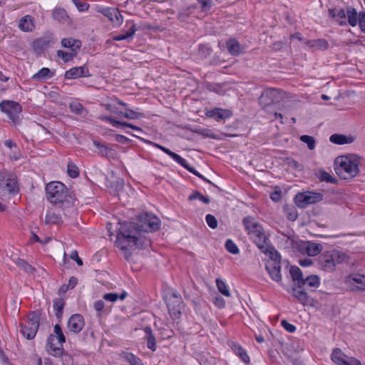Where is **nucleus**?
<instances>
[{
    "mask_svg": "<svg viewBox=\"0 0 365 365\" xmlns=\"http://www.w3.org/2000/svg\"><path fill=\"white\" fill-rule=\"evenodd\" d=\"M0 185H4L9 193H17L19 192L16 180L12 176L6 178V174L3 172H0Z\"/></svg>",
    "mask_w": 365,
    "mask_h": 365,
    "instance_id": "obj_15",
    "label": "nucleus"
},
{
    "mask_svg": "<svg viewBox=\"0 0 365 365\" xmlns=\"http://www.w3.org/2000/svg\"><path fill=\"white\" fill-rule=\"evenodd\" d=\"M197 133L205 137H207V138H215V136L212 133V131L210 130H207V129L200 130L197 131Z\"/></svg>",
    "mask_w": 365,
    "mask_h": 365,
    "instance_id": "obj_64",
    "label": "nucleus"
},
{
    "mask_svg": "<svg viewBox=\"0 0 365 365\" xmlns=\"http://www.w3.org/2000/svg\"><path fill=\"white\" fill-rule=\"evenodd\" d=\"M53 42V37L51 34H48L34 41V49L37 51H42L48 47Z\"/></svg>",
    "mask_w": 365,
    "mask_h": 365,
    "instance_id": "obj_19",
    "label": "nucleus"
},
{
    "mask_svg": "<svg viewBox=\"0 0 365 365\" xmlns=\"http://www.w3.org/2000/svg\"><path fill=\"white\" fill-rule=\"evenodd\" d=\"M295 200L298 207H305L308 205L321 202L323 200V195L320 192L307 191L298 193Z\"/></svg>",
    "mask_w": 365,
    "mask_h": 365,
    "instance_id": "obj_9",
    "label": "nucleus"
},
{
    "mask_svg": "<svg viewBox=\"0 0 365 365\" xmlns=\"http://www.w3.org/2000/svg\"><path fill=\"white\" fill-rule=\"evenodd\" d=\"M46 194L51 203L62 209L71 206L74 200L73 192L58 181L48 183L46 186Z\"/></svg>",
    "mask_w": 365,
    "mask_h": 365,
    "instance_id": "obj_2",
    "label": "nucleus"
},
{
    "mask_svg": "<svg viewBox=\"0 0 365 365\" xmlns=\"http://www.w3.org/2000/svg\"><path fill=\"white\" fill-rule=\"evenodd\" d=\"M232 349L234 351V352L237 355H238L245 363L250 362L249 356L247 355L245 350H244L239 344H234L232 346Z\"/></svg>",
    "mask_w": 365,
    "mask_h": 365,
    "instance_id": "obj_38",
    "label": "nucleus"
},
{
    "mask_svg": "<svg viewBox=\"0 0 365 365\" xmlns=\"http://www.w3.org/2000/svg\"><path fill=\"white\" fill-rule=\"evenodd\" d=\"M105 307V304L102 300H98L94 303V309L96 312H101Z\"/></svg>",
    "mask_w": 365,
    "mask_h": 365,
    "instance_id": "obj_63",
    "label": "nucleus"
},
{
    "mask_svg": "<svg viewBox=\"0 0 365 365\" xmlns=\"http://www.w3.org/2000/svg\"><path fill=\"white\" fill-rule=\"evenodd\" d=\"M144 116L143 113H138L131 109H126L125 112V118L128 119H138Z\"/></svg>",
    "mask_w": 365,
    "mask_h": 365,
    "instance_id": "obj_54",
    "label": "nucleus"
},
{
    "mask_svg": "<svg viewBox=\"0 0 365 365\" xmlns=\"http://www.w3.org/2000/svg\"><path fill=\"white\" fill-rule=\"evenodd\" d=\"M54 73L51 72L48 68H42L36 73L32 76V79L34 81H43L45 79L51 78Z\"/></svg>",
    "mask_w": 365,
    "mask_h": 365,
    "instance_id": "obj_35",
    "label": "nucleus"
},
{
    "mask_svg": "<svg viewBox=\"0 0 365 365\" xmlns=\"http://www.w3.org/2000/svg\"><path fill=\"white\" fill-rule=\"evenodd\" d=\"M317 178L321 181H325L327 182L336 183L337 180L333 178L329 173L325 170H319L317 173Z\"/></svg>",
    "mask_w": 365,
    "mask_h": 365,
    "instance_id": "obj_40",
    "label": "nucleus"
},
{
    "mask_svg": "<svg viewBox=\"0 0 365 365\" xmlns=\"http://www.w3.org/2000/svg\"><path fill=\"white\" fill-rule=\"evenodd\" d=\"M61 45L64 48L71 50V52H77L81 46V42L79 40L73 38H64L61 40Z\"/></svg>",
    "mask_w": 365,
    "mask_h": 365,
    "instance_id": "obj_27",
    "label": "nucleus"
},
{
    "mask_svg": "<svg viewBox=\"0 0 365 365\" xmlns=\"http://www.w3.org/2000/svg\"><path fill=\"white\" fill-rule=\"evenodd\" d=\"M242 223L254 243L258 248H263L264 243L269 239L265 235L262 225L251 216L244 217Z\"/></svg>",
    "mask_w": 365,
    "mask_h": 365,
    "instance_id": "obj_5",
    "label": "nucleus"
},
{
    "mask_svg": "<svg viewBox=\"0 0 365 365\" xmlns=\"http://www.w3.org/2000/svg\"><path fill=\"white\" fill-rule=\"evenodd\" d=\"M284 211L288 220L294 221L298 217V212L297 209L294 206H287L284 207Z\"/></svg>",
    "mask_w": 365,
    "mask_h": 365,
    "instance_id": "obj_46",
    "label": "nucleus"
},
{
    "mask_svg": "<svg viewBox=\"0 0 365 365\" xmlns=\"http://www.w3.org/2000/svg\"><path fill=\"white\" fill-rule=\"evenodd\" d=\"M93 143L98 149V154L101 156L106 157L113 151L112 149L108 148L103 144H101L98 140H93Z\"/></svg>",
    "mask_w": 365,
    "mask_h": 365,
    "instance_id": "obj_41",
    "label": "nucleus"
},
{
    "mask_svg": "<svg viewBox=\"0 0 365 365\" xmlns=\"http://www.w3.org/2000/svg\"><path fill=\"white\" fill-rule=\"evenodd\" d=\"M232 113L229 110L216 108L209 111L208 115L214 118L217 121L228 118L231 116Z\"/></svg>",
    "mask_w": 365,
    "mask_h": 365,
    "instance_id": "obj_25",
    "label": "nucleus"
},
{
    "mask_svg": "<svg viewBox=\"0 0 365 365\" xmlns=\"http://www.w3.org/2000/svg\"><path fill=\"white\" fill-rule=\"evenodd\" d=\"M1 110L6 113L9 119L15 122L22 110L21 106L12 101H3L0 103Z\"/></svg>",
    "mask_w": 365,
    "mask_h": 365,
    "instance_id": "obj_10",
    "label": "nucleus"
},
{
    "mask_svg": "<svg viewBox=\"0 0 365 365\" xmlns=\"http://www.w3.org/2000/svg\"><path fill=\"white\" fill-rule=\"evenodd\" d=\"M344 365H361L360 361L354 357L348 356Z\"/></svg>",
    "mask_w": 365,
    "mask_h": 365,
    "instance_id": "obj_62",
    "label": "nucleus"
},
{
    "mask_svg": "<svg viewBox=\"0 0 365 365\" xmlns=\"http://www.w3.org/2000/svg\"><path fill=\"white\" fill-rule=\"evenodd\" d=\"M90 76L88 68L86 66L71 68L65 73L66 79H76Z\"/></svg>",
    "mask_w": 365,
    "mask_h": 365,
    "instance_id": "obj_17",
    "label": "nucleus"
},
{
    "mask_svg": "<svg viewBox=\"0 0 365 365\" xmlns=\"http://www.w3.org/2000/svg\"><path fill=\"white\" fill-rule=\"evenodd\" d=\"M65 305V301L62 298H56L53 300V309L56 317L61 321L63 315V309Z\"/></svg>",
    "mask_w": 365,
    "mask_h": 365,
    "instance_id": "obj_36",
    "label": "nucleus"
},
{
    "mask_svg": "<svg viewBox=\"0 0 365 365\" xmlns=\"http://www.w3.org/2000/svg\"><path fill=\"white\" fill-rule=\"evenodd\" d=\"M227 48L232 56H238L242 53L240 44L235 38H231L227 41Z\"/></svg>",
    "mask_w": 365,
    "mask_h": 365,
    "instance_id": "obj_33",
    "label": "nucleus"
},
{
    "mask_svg": "<svg viewBox=\"0 0 365 365\" xmlns=\"http://www.w3.org/2000/svg\"><path fill=\"white\" fill-rule=\"evenodd\" d=\"M40 317L39 312H32L28 315L27 321L20 324V331L27 339H32L35 337L39 327Z\"/></svg>",
    "mask_w": 365,
    "mask_h": 365,
    "instance_id": "obj_6",
    "label": "nucleus"
},
{
    "mask_svg": "<svg viewBox=\"0 0 365 365\" xmlns=\"http://www.w3.org/2000/svg\"><path fill=\"white\" fill-rule=\"evenodd\" d=\"M184 168L189 170L190 173H193L196 176L199 177L200 178L203 179L204 180L208 182L209 183H212L209 180L206 179L204 176H202L201 174H200L195 168L190 166V165L184 160Z\"/></svg>",
    "mask_w": 365,
    "mask_h": 365,
    "instance_id": "obj_56",
    "label": "nucleus"
},
{
    "mask_svg": "<svg viewBox=\"0 0 365 365\" xmlns=\"http://www.w3.org/2000/svg\"><path fill=\"white\" fill-rule=\"evenodd\" d=\"M144 331L145 334L144 339L147 341L148 348L152 351H155L156 349V341L153 334L152 329L150 327H145Z\"/></svg>",
    "mask_w": 365,
    "mask_h": 365,
    "instance_id": "obj_31",
    "label": "nucleus"
},
{
    "mask_svg": "<svg viewBox=\"0 0 365 365\" xmlns=\"http://www.w3.org/2000/svg\"><path fill=\"white\" fill-rule=\"evenodd\" d=\"M138 31L135 24H133L132 26L125 33L118 34L113 37V41H120L123 40H130L133 38L135 33Z\"/></svg>",
    "mask_w": 365,
    "mask_h": 365,
    "instance_id": "obj_34",
    "label": "nucleus"
},
{
    "mask_svg": "<svg viewBox=\"0 0 365 365\" xmlns=\"http://www.w3.org/2000/svg\"><path fill=\"white\" fill-rule=\"evenodd\" d=\"M269 241H267L263 245V248H259L263 253L269 256V260L267 263L275 262L276 264H281V256L280 254L276 250V249L271 245Z\"/></svg>",
    "mask_w": 365,
    "mask_h": 365,
    "instance_id": "obj_16",
    "label": "nucleus"
},
{
    "mask_svg": "<svg viewBox=\"0 0 365 365\" xmlns=\"http://www.w3.org/2000/svg\"><path fill=\"white\" fill-rule=\"evenodd\" d=\"M15 264L21 269H22L26 272L31 273L33 272L34 269L27 262L21 258H16L14 260Z\"/></svg>",
    "mask_w": 365,
    "mask_h": 365,
    "instance_id": "obj_42",
    "label": "nucleus"
},
{
    "mask_svg": "<svg viewBox=\"0 0 365 365\" xmlns=\"http://www.w3.org/2000/svg\"><path fill=\"white\" fill-rule=\"evenodd\" d=\"M62 222V217L60 213H56L54 210H48L45 217V223L46 225H59Z\"/></svg>",
    "mask_w": 365,
    "mask_h": 365,
    "instance_id": "obj_30",
    "label": "nucleus"
},
{
    "mask_svg": "<svg viewBox=\"0 0 365 365\" xmlns=\"http://www.w3.org/2000/svg\"><path fill=\"white\" fill-rule=\"evenodd\" d=\"M201 4V9L203 10H208L212 6L211 0H197Z\"/></svg>",
    "mask_w": 365,
    "mask_h": 365,
    "instance_id": "obj_60",
    "label": "nucleus"
},
{
    "mask_svg": "<svg viewBox=\"0 0 365 365\" xmlns=\"http://www.w3.org/2000/svg\"><path fill=\"white\" fill-rule=\"evenodd\" d=\"M334 164L337 175L345 180L351 179L359 173L357 160L351 157L339 156L336 158Z\"/></svg>",
    "mask_w": 365,
    "mask_h": 365,
    "instance_id": "obj_4",
    "label": "nucleus"
},
{
    "mask_svg": "<svg viewBox=\"0 0 365 365\" xmlns=\"http://www.w3.org/2000/svg\"><path fill=\"white\" fill-rule=\"evenodd\" d=\"M346 16L349 24L351 26H355L358 23V14L356 9L351 6L346 7Z\"/></svg>",
    "mask_w": 365,
    "mask_h": 365,
    "instance_id": "obj_37",
    "label": "nucleus"
},
{
    "mask_svg": "<svg viewBox=\"0 0 365 365\" xmlns=\"http://www.w3.org/2000/svg\"><path fill=\"white\" fill-rule=\"evenodd\" d=\"M323 246L317 242H307L305 250L309 256H316L322 250Z\"/></svg>",
    "mask_w": 365,
    "mask_h": 365,
    "instance_id": "obj_32",
    "label": "nucleus"
},
{
    "mask_svg": "<svg viewBox=\"0 0 365 365\" xmlns=\"http://www.w3.org/2000/svg\"><path fill=\"white\" fill-rule=\"evenodd\" d=\"M124 358L130 365H143L141 360L131 353H127Z\"/></svg>",
    "mask_w": 365,
    "mask_h": 365,
    "instance_id": "obj_52",
    "label": "nucleus"
},
{
    "mask_svg": "<svg viewBox=\"0 0 365 365\" xmlns=\"http://www.w3.org/2000/svg\"><path fill=\"white\" fill-rule=\"evenodd\" d=\"M115 140L118 143H122V144H127V143H130V140L129 138H128L127 137H125L123 135H119V134L115 135Z\"/></svg>",
    "mask_w": 365,
    "mask_h": 365,
    "instance_id": "obj_61",
    "label": "nucleus"
},
{
    "mask_svg": "<svg viewBox=\"0 0 365 365\" xmlns=\"http://www.w3.org/2000/svg\"><path fill=\"white\" fill-rule=\"evenodd\" d=\"M189 200H200L205 204H209L210 202L207 196L202 195L199 191H195L188 197Z\"/></svg>",
    "mask_w": 365,
    "mask_h": 365,
    "instance_id": "obj_47",
    "label": "nucleus"
},
{
    "mask_svg": "<svg viewBox=\"0 0 365 365\" xmlns=\"http://www.w3.org/2000/svg\"><path fill=\"white\" fill-rule=\"evenodd\" d=\"M329 140L331 143L336 145L349 144L354 141L351 136H346L342 134H333L330 136Z\"/></svg>",
    "mask_w": 365,
    "mask_h": 365,
    "instance_id": "obj_28",
    "label": "nucleus"
},
{
    "mask_svg": "<svg viewBox=\"0 0 365 365\" xmlns=\"http://www.w3.org/2000/svg\"><path fill=\"white\" fill-rule=\"evenodd\" d=\"M67 172L68 175L72 178H76L79 175V170L78 167L73 162L71 161L68 162L67 165Z\"/></svg>",
    "mask_w": 365,
    "mask_h": 365,
    "instance_id": "obj_45",
    "label": "nucleus"
},
{
    "mask_svg": "<svg viewBox=\"0 0 365 365\" xmlns=\"http://www.w3.org/2000/svg\"><path fill=\"white\" fill-rule=\"evenodd\" d=\"M70 257H71V259H72L74 261H76V263L78 264V265H79V266H82L83 265V261L78 257V252L76 250H73L71 252Z\"/></svg>",
    "mask_w": 365,
    "mask_h": 365,
    "instance_id": "obj_59",
    "label": "nucleus"
},
{
    "mask_svg": "<svg viewBox=\"0 0 365 365\" xmlns=\"http://www.w3.org/2000/svg\"><path fill=\"white\" fill-rule=\"evenodd\" d=\"M85 325L84 319L79 314H74L70 317L67 323L68 330L74 334L79 333Z\"/></svg>",
    "mask_w": 365,
    "mask_h": 365,
    "instance_id": "obj_12",
    "label": "nucleus"
},
{
    "mask_svg": "<svg viewBox=\"0 0 365 365\" xmlns=\"http://www.w3.org/2000/svg\"><path fill=\"white\" fill-rule=\"evenodd\" d=\"M225 248L226 250L231 254L237 255L240 252V250L237 246L234 243L232 240H227L225 242Z\"/></svg>",
    "mask_w": 365,
    "mask_h": 365,
    "instance_id": "obj_51",
    "label": "nucleus"
},
{
    "mask_svg": "<svg viewBox=\"0 0 365 365\" xmlns=\"http://www.w3.org/2000/svg\"><path fill=\"white\" fill-rule=\"evenodd\" d=\"M292 294L304 306L313 304L314 299L307 294L304 287H299V283L292 287Z\"/></svg>",
    "mask_w": 365,
    "mask_h": 365,
    "instance_id": "obj_11",
    "label": "nucleus"
},
{
    "mask_svg": "<svg viewBox=\"0 0 365 365\" xmlns=\"http://www.w3.org/2000/svg\"><path fill=\"white\" fill-rule=\"evenodd\" d=\"M306 44L313 50L325 51L329 47V43L326 39L318 38L314 40H308Z\"/></svg>",
    "mask_w": 365,
    "mask_h": 365,
    "instance_id": "obj_24",
    "label": "nucleus"
},
{
    "mask_svg": "<svg viewBox=\"0 0 365 365\" xmlns=\"http://www.w3.org/2000/svg\"><path fill=\"white\" fill-rule=\"evenodd\" d=\"M289 272L292 279L297 283L299 282V281L303 280V274L301 269L297 266H292L289 269Z\"/></svg>",
    "mask_w": 365,
    "mask_h": 365,
    "instance_id": "obj_39",
    "label": "nucleus"
},
{
    "mask_svg": "<svg viewBox=\"0 0 365 365\" xmlns=\"http://www.w3.org/2000/svg\"><path fill=\"white\" fill-rule=\"evenodd\" d=\"M166 304L170 317L176 322L177 326H180V317L182 310V299L180 294L172 292L166 296Z\"/></svg>",
    "mask_w": 365,
    "mask_h": 365,
    "instance_id": "obj_7",
    "label": "nucleus"
},
{
    "mask_svg": "<svg viewBox=\"0 0 365 365\" xmlns=\"http://www.w3.org/2000/svg\"><path fill=\"white\" fill-rule=\"evenodd\" d=\"M346 282L352 286L354 290L365 291V276L354 273L346 277Z\"/></svg>",
    "mask_w": 365,
    "mask_h": 365,
    "instance_id": "obj_13",
    "label": "nucleus"
},
{
    "mask_svg": "<svg viewBox=\"0 0 365 365\" xmlns=\"http://www.w3.org/2000/svg\"><path fill=\"white\" fill-rule=\"evenodd\" d=\"M299 287H303L304 288H311L312 290L315 289L319 286L320 279L317 275H309L303 280L299 281Z\"/></svg>",
    "mask_w": 365,
    "mask_h": 365,
    "instance_id": "obj_22",
    "label": "nucleus"
},
{
    "mask_svg": "<svg viewBox=\"0 0 365 365\" xmlns=\"http://www.w3.org/2000/svg\"><path fill=\"white\" fill-rule=\"evenodd\" d=\"M160 220L151 213H142L132 221L119 222L115 245L124 253L128 261L133 248L146 249L151 245L150 239L146 235L149 232L158 230Z\"/></svg>",
    "mask_w": 365,
    "mask_h": 365,
    "instance_id": "obj_1",
    "label": "nucleus"
},
{
    "mask_svg": "<svg viewBox=\"0 0 365 365\" xmlns=\"http://www.w3.org/2000/svg\"><path fill=\"white\" fill-rule=\"evenodd\" d=\"M99 118L103 121L109 123L110 124H111L113 127H115L116 128L128 127V128H130L135 130H138V131H140V132L142 131V129L136 125H134L127 123V122H122V121L115 120V118H113L110 116H108V115H102Z\"/></svg>",
    "mask_w": 365,
    "mask_h": 365,
    "instance_id": "obj_18",
    "label": "nucleus"
},
{
    "mask_svg": "<svg viewBox=\"0 0 365 365\" xmlns=\"http://www.w3.org/2000/svg\"><path fill=\"white\" fill-rule=\"evenodd\" d=\"M69 108L73 113L77 115H81L85 110L82 104L78 102H73L70 103Z\"/></svg>",
    "mask_w": 365,
    "mask_h": 365,
    "instance_id": "obj_53",
    "label": "nucleus"
},
{
    "mask_svg": "<svg viewBox=\"0 0 365 365\" xmlns=\"http://www.w3.org/2000/svg\"><path fill=\"white\" fill-rule=\"evenodd\" d=\"M347 358L348 356L343 353L342 351L339 348L334 349L331 355V361L337 365L345 364L344 363Z\"/></svg>",
    "mask_w": 365,
    "mask_h": 365,
    "instance_id": "obj_29",
    "label": "nucleus"
},
{
    "mask_svg": "<svg viewBox=\"0 0 365 365\" xmlns=\"http://www.w3.org/2000/svg\"><path fill=\"white\" fill-rule=\"evenodd\" d=\"M279 94V91L276 88H267L265 89L259 98L261 103L264 102L265 104L268 105L274 102V98Z\"/></svg>",
    "mask_w": 365,
    "mask_h": 365,
    "instance_id": "obj_23",
    "label": "nucleus"
},
{
    "mask_svg": "<svg viewBox=\"0 0 365 365\" xmlns=\"http://www.w3.org/2000/svg\"><path fill=\"white\" fill-rule=\"evenodd\" d=\"M19 27L23 31L29 32L33 31L35 27L33 17L27 15L21 18L19 23Z\"/></svg>",
    "mask_w": 365,
    "mask_h": 365,
    "instance_id": "obj_26",
    "label": "nucleus"
},
{
    "mask_svg": "<svg viewBox=\"0 0 365 365\" xmlns=\"http://www.w3.org/2000/svg\"><path fill=\"white\" fill-rule=\"evenodd\" d=\"M158 147L160 149H161L164 153H165L169 156H170L178 163H179L180 165H182V158L180 157L179 155H178L175 153L171 151L170 150H169L168 148H167L165 147H163V146H161V145H158Z\"/></svg>",
    "mask_w": 365,
    "mask_h": 365,
    "instance_id": "obj_44",
    "label": "nucleus"
},
{
    "mask_svg": "<svg viewBox=\"0 0 365 365\" xmlns=\"http://www.w3.org/2000/svg\"><path fill=\"white\" fill-rule=\"evenodd\" d=\"M329 14L339 25H346V11L343 9H330Z\"/></svg>",
    "mask_w": 365,
    "mask_h": 365,
    "instance_id": "obj_21",
    "label": "nucleus"
},
{
    "mask_svg": "<svg viewBox=\"0 0 365 365\" xmlns=\"http://www.w3.org/2000/svg\"><path fill=\"white\" fill-rule=\"evenodd\" d=\"M281 324L282 327L290 333H294L296 331V327L290 323H289L287 320L282 319L281 321Z\"/></svg>",
    "mask_w": 365,
    "mask_h": 365,
    "instance_id": "obj_57",
    "label": "nucleus"
},
{
    "mask_svg": "<svg viewBox=\"0 0 365 365\" xmlns=\"http://www.w3.org/2000/svg\"><path fill=\"white\" fill-rule=\"evenodd\" d=\"M348 256L341 251L331 250L321 254L318 259L320 268L326 272H332L337 264L347 262Z\"/></svg>",
    "mask_w": 365,
    "mask_h": 365,
    "instance_id": "obj_3",
    "label": "nucleus"
},
{
    "mask_svg": "<svg viewBox=\"0 0 365 365\" xmlns=\"http://www.w3.org/2000/svg\"><path fill=\"white\" fill-rule=\"evenodd\" d=\"M101 13L116 26H120L123 21V17L117 8H104Z\"/></svg>",
    "mask_w": 365,
    "mask_h": 365,
    "instance_id": "obj_14",
    "label": "nucleus"
},
{
    "mask_svg": "<svg viewBox=\"0 0 365 365\" xmlns=\"http://www.w3.org/2000/svg\"><path fill=\"white\" fill-rule=\"evenodd\" d=\"M300 140L307 145V147L309 150H313L316 145V140L314 137L303 135L300 137Z\"/></svg>",
    "mask_w": 365,
    "mask_h": 365,
    "instance_id": "obj_48",
    "label": "nucleus"
},
{
    "mask_svg": "<svg viewBox=\"0 0 365 365\" xmlns=\"http://www.w3.org/2000/svg\"><path fill=\"white\" fill-rule=\"evenodd\" d=\"M76 54H77V52L68 53V52H66V51H63L61 50H59L57 51L58 57L62 58L65 63L68 62L69 61H71L73 58V57L76 56Z\"/></svg>",
    "mask_w": 365,
    "mask_h": 365,
    "instance_id": "obj_49",
    "label": "nucleus"
},
{
    "mask_svg": "<svg viewBox=\"0 0 365 365\" xmlns=\"http://www.w3.org/2000/svg\"><path fill=\"white\" fill-rule=\"evenodd\" d=\"M265 268L274 281L277 282H281V264H276L275 262L267 263Z\"/></svg>",
    "mask_w": 365,
    "mask_h": 365,
    "instance_id": "obj_20",
    "label": "nucleus"
},
{
    "mask_svg": "<svg viewBox=\"0 0 365 365\" xmlns=\"http://www.w3.org/2000/svg\"><path fill=\"white\" fill-rule=\"evenodd\" d=\"M118 297L119 294L116 293H107L103 296V299L111 302H115V301H117L118 299Z\"/></svg>",
    "mask_w": 365,
    "mask_h": 365,
    "instance_id": "obj_58",
    "label": "nucleus"
},
{
    "mask_svg": "<svg viewBox=\"0 0 365 365\" xmlns=\"http://www.w3.org/2000/svg\"><path fill=\"white\" fill-rule=\"evenodd\" d=\"M216 285L217 287L219 292L221 294H222L224 296L227 297H230L231 294L228 289V287L223 280H222L220 279H216Z\"/></svg>",
    "mask_w": 365,
    "mask_h": 365,
    "instance_id": "obj_43",
    "label": "nucleus"
},
{
    "mask_svg": "<svg viewBox=\"0 0 365 365\" xmlns=\"http://www.w3.org/2000/svg\"><path fill=\"white\" fill-rule=\"evenodd\" d=\"M53 18L57 21H63L68 18L66 11L65 9L58 8L56 9L53 12Z\"/></svg>",
    "mask_w": 365,
    "mask_h": 365,
    "instance_id": "obj_50",
    "label": "nucleus"
},
{
    "mask_svg": "<svg viewBox=\"0 0 365 365\" xmlns=\"http://www.w3.org/2000/svg\"><path fill=\"white\" fill-rule=\"evenodd\" d=\"M53 331L56 335L50 334L47 339L46 347L53 352L61 351L63 349L62 344L66 342V337L58 324L54 326Z\"/></svg>",
    "mask_w": 365,
    "mask_h": 365,
    "instance_id": "obj_8",
    "label": "nucleus"
},
{
    "mask_svg": "<svg viewBox=\"0 0 365 365\" xmlns=\"http://www.w3.org/2000/svg\"><path fill=\"white\" fill-rule=\"evenodd\" d=\"M205 220L208 226L212 229H215L217 227V220L216 217L211 215L208 214L205 217Z\"/></svg>",
    "mask_w": 365,
    "mask_h": 365,
    "instance_id": "obj_55",
    "label": "nucleus"
}]
</instances>
